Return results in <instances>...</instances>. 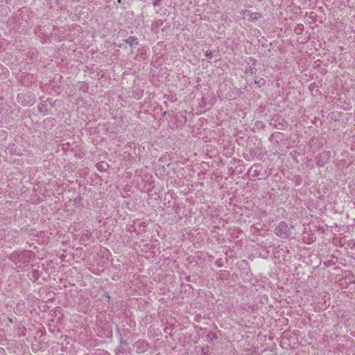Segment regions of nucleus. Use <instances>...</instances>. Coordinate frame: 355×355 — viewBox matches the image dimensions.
I'll return each mask as SVG.
<instances>
[{
  "label": "nucleus",
  "instance_id": "nucleus-3",
  "mask_svg": "<svg viewBox=\"0 0 355 355\" xmlns=\"http://www.w3.org/2000/svg\"><path fill=\"white\" fill-rule=\"evenodd\" d=\"M137 37H130L127 40L126 42L128 43L130 46H132L135 44H137Z\"/></svg>",
  "mask_w": 355,
  "mask_h": 355
},
{
  "label": "nucleus",
  "instance_id": "nucleus-2",
  "mask_svg": "<svg viewBox=\"0 0 355 355\" xmlns=\"http://www.w3.org/2000/svg\"><path fill=\"white\" fill-rule=\"evenodd\" d=\"M242 12L244 15L249 17V18H248V19L244 17L245 20H248V21L254 20V19L257 20L259 18L258 17L259 16V15L258 13L250 12V10H247L242 11Z\"/></svg>",
  "mask_w": 355,
  "mask_h": 355
},
{
  "label": "nucleus",
  "instance_id": "nucleus-4",
  "mask_svg": "<svg viewBox=\"0 0 355 355\" xmlns=\"http://www.w3.org/2000/svg\"><path fill=\"white\" fill-rule=\"evenodd\" d=\"M322 157H324V158H327V157H329V153L328 152H324L320 154V158Z\"/></svg>",
  "mask_w": 355,
  "mask_h": 355
},
{
  "label": "nucleus",
  "instance_id": "nucleus-1",
  "mask_svg": "<svg viewBox=\"0 0 355 355\" xmlns=\"http://www.w3.org/2000/svg\"><path fill=\"white\" fill-rule=\"evenodd\" d=\"M288 226L285 222H281L275 230V233L277 236H285L288 234Z\"/></svg>",
  "mask_w": 355,
  "mask_h": 355
},
{
  "label": "nucleus",
  "instance_id": "nucleus-6",
  "mask_svg": "<svg viewBox=\"0 0 355 355\" xmlns=\"http://www.w3.org/2000/svg\"><path fill=\"white\" fill-rule=\"evenodd\" d=\"M261 80H257H257H255V83H257V84H260Z\"/></svg>",
  "mask_w": 355,
  "mask_h": 355
},
{
  "label": "nucleus",
  "instance_id": "nucleus-5",
  "mask_svg": "<svg viewBox=\"0 0 355 355\" xmlns=\"http://www.w3.org/2000/svg\"><path fill=\"white\" fill-rule=\"evenodd\" d=\"M161 0H155L154 2H153V5L155 6H159V3H160Z\"/></svg>",
  "mask_w": 355,
  "mask_h": 355
}]
</instances>
